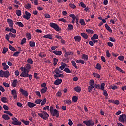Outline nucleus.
Segmentation results:
<instances>
[{
	"mask_svg": "<svg viewBox=\"0 0 126 126\" xmlns=\"http://www.w3.org/2000/svg\"><path fill=\"white\" fill-rule=\"evenodd\" d=\"M31 69V66L30 64H27L25 66L24 71L21 74L25 77L28 76V73H29V70Z\"/></svg>",
	"mask_w": 126,
	"mask_h": 126,
	"instance_id": "f257e3e1",
	"label": "nucleus"
},
{
	"mask_svg": "<svg viewBox=\"0 0 126 126\" xmlns=\"http://www.w3.org/2000/svg\"><path fill=\"white\" fill-rule=\"evenodd\" d=\"M83 123L87 126H94L95 125V122L92 119H90L88 121L85 120L83 121Z\"/></svg>",
	"mask_w": 126,
	"mask_h": 126,
	"instance_id": "f03ea898",
	"label": "nucleus"
},
{
	"mask_svg": "<svg viewBox=\"0 0 126 126\" xmlns=\"http://www.w3.org/2000/svg\"><path fill=\"white\" fill-rule=\"evenodd\" d=\"M89 84H90V86L88 87V90L89 92H91V91H92V89L94 88V80L92 79L89 82Z\"/></svg>",
	"mask_w": 126,
	"mask_h": 126,
	"instance_id": "7ed1b4c3",
	"label": "nucleus"
},
{
	"mask_svg": "<svg viewBox=\"0 0 126 126\" xmlns=\"http://www.w3.org/2000/svg\"><path fill=\"white\" fill-rule=\"evenodd\" d=\"M50 27L54 28V29H55L56 31H60V27H59V26L57 24L54 23H50Z\"/></svg>",
	"mask_w": 126,
	"mask_h": 126,
	"instance_id": "20e7f679",
	"label": "nucleus"
},
{
	"mask_svg": "<svg viewBox=\"0 0 126 126\" xmlns=\"http://www.w3.org/2000/svg\"><path fill=\"white\" fill-rule=\"evenodd\" d=\"M118 120L119 122H121V123H125V121H126V115L122 114L120 115Z\"/></svg>",
	"mask_w": 126,
	"mask_h": 126,
	"instance_id": "39448f33",
	"label": "nucleus"
},
{
	"mask_svg": "<svg viewBox=\"0 0 126 126\" xmlns=\"http://www.w3.org/2000/svg\"><path fill=\"white\" fill-rule=\"evenodd\" d=\"M38 116L40 117V118H42V119H43V120H47L50 116H49V114L48 113H44V114H41V113H38Z\"/></svg>",
	"mask_w": 126,
	"mask_h": 126,
	"instance_id": "423d86ee",
	"label": "nucleus"
},
{
	"mask_svg": "<svg viewBox=\"0 0 126 126\" xmlns=\"http://www.w3.org/2000/svg\"><path fill=\"white\" fill-rule=\"evenodd\" d=\"M51 115L53 117H56V118H59V116H60V113H59V111L57 109H54L52 112H51Z\"/></svg>",
	"mask_w": 126,
	"mask_h": 126,
	"instance_id": "0eeeda50",
	"label": "nucleus"
},
{
	"mask_svg": "<svg viewBox=\"0 0 126 126\" xmlns=\"http://www.w3.org/2000/svg\"><path fill=\"white\" fill-rule=\"evenodd\" d=\"M25 15L23 16V18H25V19H27L28 20V19H30V16H31V14L30 13L28 12L27 11H26L25 12Z\"/></svg>",
	"mask_w": 126,
	"mask_h": 126,
	"instance_id": "6e6552de",
	"label": "nucleus"
},
{
	"mask_svg": "<svg viewBox=\"0 0 126 126\" xmlns=\"http://www.w3.org/2000/svg\"><path fill=\"white\" fill-rule=\"evenodd\" d=\"M20 92H21L22 95L25 97H28V92L27 91L23 90V89H20Z\"/></svg>",
	"mask_w": 126,
	"mask_h": 126,
	"instance_id": "1a4fd4ad",
	"label": "nucleus"
},
{
	"mask_svg": "<svg viewBox=\"0 0 126 126\" xmlns=\"http://www.w3.org/2000/svg\"><path fill=\"white\" fill-rule=\"evenodd\" d=\"M11 94L12 95L14 99L17 98V93L16 92V90L13 89L11 91Z\"/></svg>",
	"mask_w": 126,
	"mask_h": 126,
	"instance_id": "9d476101",
	"label": "nucleus"
},
{
	"mask_svg": "<svg viewBox=\"0 0 126 126\" xmlns=\"http://www.w3.org/2000/svg\"><path fill=\"white\" fill-rule=\"evenodd\" d=\"M63 82V80L62 79H57L54 82V84L55 85H59V84H61Z\"/></svg>",
	"mask_w": 126,
	"mask_h": 126,
	"instance_id": "9b49d317",
	"label": "nucleus"
},
{
	"mask_svg": "<svg viewBox=\"0 0 126 126\" xmlns=\"http://www.w3.org/2000/svg\"><path fill=\"white\" fill-rule=\"evenodd\" d=\"M61 64H62V65L59 67V68H60V69H61V70H63V69H64V68H65V66H67L66 64L63 62H62Z\"/></svg>",
	"mask_w": 126,
	"mask_h": 126,
	"instance_id": "f8f14e48",
	"label": "nucleus"
},
{
	"mask_svg": "<svg viewBox=\"0 0 126 126\" xmlns=\"http://www.w3.org/2000/svg\"><path fill=\"white\" fill-rule=\"evenodd\" d=\"M7 22H8L10 27L13 28V21L10 19H7Z\"/></svg>",
	"mask_w": 126,
	"mask_h": 126,
	"instance_id": "ddd939ff",
	"label": "nucleus"
},
{
	"mask_svg": "<svg viewBox=\"0 0 126 126\" xmlns=\"http://www.w3.org/2000/svg\"><path fill=\"white\" fill-rule=\"evenodd\" d=\"M54 76L55 79H57V78L59 77H61L62 78H63V77H64V75H63V74H59L57 75L54 74Z\"/></svg>",
	"mask_w": 126,
	"mask_h": 126,
	"instance_id": "4468645a",
	"label": "nucleus"
},
{
	"mask_svg": "<svg viewBox=\"0 0 126 126\" xmlns=\"http://www.w3.org/2000/svg\"><path fill=\"white\" fill-rule=\"evenodd\" d=\"M27 105L30 108H33V107H35L36 106V104L30 102H28Z\"/></svg>",
	"mask_w": 126,
	"mask_h": 126,
	"instance_id": "2eb2a0df",
	"label": "nucleus"
},
{
	"mask_svg": "<svg viewBox=\"0 0 126 126\" xmlns=\"http://www.w3.org/2000/svg\"><path fill=\"white\" fill-rule=\"evenodd\" d=\"M74 39L76 42H80L81 41V37L79 36H74Z\"/></svg>",
	"mask_w": 126,
	"mask_h": 126,
	"instance_id": "dca6fc26",
	"label": "nucleus"
},
{
	"mask_svg": "<svg viewBox=\"0 0 126 126\" xmlns=\"http://www.w3.org/2000/svg\"><path fill=\"white\" fill-rule=\"evenodd\" d=\"M2 118L3 119H4L5 121L8 120H9L10 119V118L9 117V116L7 114H3L2 116Z\"/></svg>",
	"mask_w": 126,
	"mask_h": 126,
	"instance_id": "f3484780",
	"label": "nucleus"
},
{
	"mask_svg": "<svg viewBox=\"0 0 126 126\" xmlns=\"http://www.w3.org/2000/svg\"><path fill=\"white\" fill-rule=\"evenodd\" d=\"M12 124H13V125H15L17 126H20V125H21V122H19L18 120H17L16 121L12 122Z\"/></svg>",
	"mask_w": 126,
	"mask_h": 126,
	"instance_id": "a211bd4d",
	"label": "nucleus"
},
{
	"mask_svg": "<svg viewBox=\"0 0 126 126\" xmlns=\"http://www.w3.org/2000/svg\"><path fill=\"white\" fill-rule=\"evenodd\" d=\"M105 27L106 28L107 30L109 31L110 33H112V32H113V31H112V29H111V27H110V26H109L107 24H105Z\"/></svg>",
	"mask_w": 126,
	"mask_h": 126,
	"instance_id": "6ab92c4d",
	"label": "nucleus"
},
{
	"mask_svg": "<svg viewBox=\"0 0 126 126\" xmlns=\"http://www.w3.org/2000/svg\"><path fill=\"white\" fill-rule=\"evenodd\" d=\"M53 53L55 54V55H56V56H61V55H62V51H60L55 50L54 51Z\"/></svg>",
	"mask_w": 126,
	"mask_h": 126,
	"instance_id": "aec40b11",
	"label": "nucleus"
},
{
	"mask_svg": "<svg viewBox=\"0 0 126 126\" xmlns=\"http://www.w3.org/2000/svg\"><path fill=\"white\" fill-rule=\"evenodd\" d=\"M1 101L3 103H8V99L6 97H2L1 98Z\"/></svg>",
	"mask_w": 126,
	"mask_h": 126,
	"instance_id": "412c9836",
	"label": "nucleus"
},
{
	"mask_svg": "<svg viewBox=\"0 0 126 126\" xmlns=\"http://www.w3.org/2000/svg\"><path fill=\"white\" fill-rule=\"evenodd\" d=\"M27 62L29 64H33L34 63V61H33V60L31 58H28Z\"/></svg>",
	"mask_w": 126,
	"mask_h": 126,
	"instance_id": "4be33fe9",
	"label": "nucleus"
},
{
	"mask_svg": "<svg viewBox=\"0 0 126 126\" xmlns=\"http://www.w3.org/2000/svg\"><path fill=\"white\" fill-rule=\"evenodd\" d=\"M99 39V36L97 34H94L93 37H91V40L93 41V40H98Z\"/></svg>",
	"mask_w": 126,
	"mask_h": 126,
	"instance_id": "5701e85b",
	"label": "nucleus"
},
{
	"mask_svg": "<svg viewBox=\"0 0 126 126\" xmlns=\"http://www.w3.org/2000/svg\"><path fill=\"white\" fill-rule=\"evenodd\" d=\"M74 90L76 92H80L81 91V87L79 86L76 87L74 88Z\"/></svg>",
	"mask_w": 126,
	"mask_h": 126,
	"instance_id": "b1692460",
	"label": "nucleus"
},
{
	"mask_svg": "<svg viewBox=\"0 0 126 126\" xmlns=\"http://www.w3.org/2000/svg\"><path fill=\"white\" fill-rule=\"evenodd\" d=\"M72 55H73V52H66V51H65V57L66 58H67V56H72Z\"/></svg>",
	"mask_w": 126,
	"mask_h": 126,
	"instance_id": "393cba45",
	"label": "nucleus"
},
{
	"mask_svg": "<svg viewBox=\"0 0 126 126\" xmlns=\"http://www.w3.org/2000/svg\"><path fill=\"white\" fill-rule=\"evenodd\" d=\"M16 85H17V80L15 79L12 83V87H16Z\"/></svg>",
	"mask_w": 126,
	"mask_h": 126,
	"instance_id": "a878e982",
	"label": "nucleus"
},
{
	"mask_svg": "<svg viewBox=\"0 0 126 126\" xmlns=\"http://www.w3.org/2000/svg\"><path fill=\"white\" fill-rule=\"evenodd\" d=\"M95 68L96 69H98V70H101L102 69V66L101 65V64H100V63H98L96 65Z\"/></svg>",
	"mask_w": 126,
	"mask_h": 126,
	"instance_id": "bb28decb",
	"label": "nucleus"
},
{
	"mask_svg": "<svg viewBox=\"0 0 126 126\" xmlns=\"http://www.w3.org/2000/svg\"><path fill=\"white\" fill-rule=\"evenodd\" d=\"M21 77H29L30 80H31L32 79V78H33V76L32 75H29L28 73V76L25 77L24 76V75L23 76V75H20Z\"/></svg>",
	"mask_w": 126,
	"mask_h": 126,
	"instance_id": "cd10ccee",
	"label": "nucleus"
},
{
	"mask_svg": "<svg viewBox=\"0 0 126 126\" xmlns=\"http://www.w3.org/2000/svg\"><path fill=\"white\" fill-rule=\"evenodd\" d=\"M43 38H46V39H50V40L53 39V37H52L51 34L45 35L43 36Z\"/></svg>",
	"mask_w": 126,
	"mask_h": 126,
	"instance_id": "c85d7f7f",
	"label": "nucleus"
},
{
	"mask_svg": "<svg viewBox=\"0 0 126 126\" xmlns=\"http://www.w3.org/2000/svg\"><path fill=\"white\" fill-rule=\"evenodd\" d=\"M71 63L73 66H74V67H75V68H76V69H78V67H77V66H76V63H75V61L72 60V61H71Z\"/></svg>",
	"mask_w": 126,
	"mask_h": 126,
	"instance_id": "c756f323",
	"label": "nucleus"
},
{
	"mask_svg": "<svg viewBox=\"0 0 126 126\" xmlns=\"http://www.w3.org/2000/svg\"><path fill=\"white\" fill-rule=\"evenodd\" d=\"M32 5H31V4L28 3L25 5V8L26 9H30V8H32Z\"/></svg>",
	"mask_w": 126,
	"mask_h": 126,
	"instance_id": "7c9ffc66",
	"label": "nucleus"
},
{
	"mask_svg": "<svg viewBox=\"0 0 126 126\" xmlns=\"http://www.w3.org/2000/svg\"><path fill=\"white\" fill-rule=\"evenodd\" d=\"M81 36H82L84 39H88V35L85 33H81Z\"/></svg>",
	"mask_w": 126,
	"mask_h": 126,
	"instance_id": "2f4dec72",
	"label": "nucleus"
},
{
	"mask_svg": "<svg viewBox=\"0 0 126 126\" xmlns=\"http://www.w3.org/2000/svg\"><path fill=\"white\" fill-rule=\"evenodd\" d=\"M77 100H78V97H77L76 96H74L72 98V101L73 103L77 102Z\"/></svg>",
	"mask_w": 126,
	"mask_h": 126,
	"instance_id": "473e14b6",
	"label": "nucleus"
},
{
	"mask_svg": "<svg viewBox=\"0 0 126 126\" xmlns=\"http://www.w3.org/2000/svg\"><path fill=\"white\" fill-rule=\"evenodd\" d=\"M77 63H81L82 64H84V61L83 60H78L76 61Z\"/></svg>",
	"mask_w": 126,
	"mask_h": 126,
	"instance_id": "72a5a7b5",
	"label": "nucleus"
},
{
	"mask_svg": "<svg viewBox=\"0 0 126 126\" xmlns=\"http://www.w3.org/2000/svg\"><path fill=\"white\" fill-rule=\"evenodd\" d=\"M29 45L32 48L36 46V43L34 41H30Z\"/></svg>",
	"mask_w": 126,
	"mask_h": 126,
	"instance_id": "f704fd0d",
	"label": "nucleus"
},
{
	"mask_svg": "<svg viewBox=\"0 0 126 126\" xmlns=\"http://www.w3.org/2000/svg\"><path fill=\"white\" fill-rule=\"evenodd\" d=\"M9 71L8 70H7L6 71L4 72V77H6V78H7V77H9Z\"/></svg>",
	"mask_w": 126,
	"mask_h": 126,
	"instance_id": "c9c22d12",
	"label": "nucleus"
},
{
	"mask_svg": "<svg viewBox=\"0 0 126 126\" xmlns=\"http://www.w3.org/2000/svg\"><path fill=\"white\" fill-rule=\"evenodd\" d=\"M56 73V74H60L61 73V71H60V69L59 68H56L54 70V72H53V73Z\"/></svg>",
	"mask_w": 126,
	"mask_h": 126,
	"instance_id": "e433bc0d",
	"label": "nucleus"
},
{
	"mask_svg": "<svg viewBox=\"0 0 126 126\" xmlns=\"http://www.w3.org/2000/svg\"><path fill=\"white\" fill-rule=\"evenodd\" d=\"M82 59H83L85 61H87L88 60V56L86 54H83L82 56Z\"/></svg>",
	"mask_w": 126,
	"mask_h": 126,
	"instance_id": "4c0bfd02",
	"label": "nucleus"
},
{
	"mask_svg": "<svg viewBox=\"0 0 126 126\" xmlns=\"http://www.w3.org/2000/svg\"><path fill=\"white\" fill-rule=\"evenodd\" d=\"M53 65L54 66H56L57 65V63H58V59L56 58H53Z\"/></svg>",
	"mask_w": 126,
	"mask_h": 126,
	"instance_id": "58836bf2",
	"label": "nucleus"
},
{
	"mask_svg": "<svg viewBox=\"0 0 126 126\" xmlns=\"http://www.w3.org/2000/svg\"><path fill=\"white\" fill-rule=\"evenodd\" d=\"M86 31L87 33H89V34H93L94 33V31L90 29H86Z\"/></svg>",
	"mask_w": 126,
	"mask_h": 126,
	"instance_id": "ea45409f",
	"label": "nucleus"
},
{
	"mask_svg": "<svg viewBox=\"0 0 126 126\" xmlns=\"http://www.w3.org/2000/svg\"><path fill=\"white\" fill-rule=\"evenodd\" d=\"M47 87H45L42 88V89L41 90L40 92H41V93H42V94H44V93H45V92H47Z\"/></svg>",
	"mask_w": 126,
	"mask_h": 126,
	"instance_id": "a19ab883",
	"label": "nucleus"
},
{
	"mask_svg": "<svg viewBox=\"0 0 126 126\" xmlns=\"http://www.w3.org/2000/svg\"><path fill=\"white\" fill-rule=\"evenodd\" d=\"M9 47L11 51H12L13 52H16V49L14 48L11 45L9 44Z\"/></svg>",
	"mask_w": 126,
	"mask_h": 126,
	"instance_id": "79ce46f5",
	"label": "nucleus"
},
{
	"mask_svg": "<svg viewBox=\"0 0 126 126\" xmlns=\"http://www.w3.org/2000/svg\"><path fill=\"white\" fill-rule=\"evenodd\" d=\"M93 75L97 78H100L101 77V76L99 74L96 73H93Z\"/></svg>",
	"mask_w": 126,
	"mask_h": 126,
	"instance_id": "37998d69",
	"label": "nucleus"
},
{
	"mask_svg": "<svg viewBox=\"0 0 126 126\" xmlns=\"http://www.w3.org/2000/svg\"><path fill=\"white\" fill-rule=\"evenodd\" d=\"M15 24H17V25H18L19 27H23V26H24V25H23V24H22V23H21V22H17Z\"/></svg>",
	"mask_w": 126,
	"mask_h": 126,
	"instance_id": "c03bdc74",
	"label": "nucleus"
},
{
	"mask_svg": "<svg viewBox=\"0 0 126 126\" xmlns=\"http://www.w3.org/2000/svg\"><path fill=\"white\" fill-rule=\"evenodd\" d=\"M56 96H57V97H61V96H62V91H58L56 93Z\"/></svg>",
	"mask_w": 126,
	"mask_h": 126,
	"instance_id": "a18cd8bd",
	"label": "nucleus"
},
{
	"mask_svg": "<svg viewBox=\"0 0 126 126\" xmlns=\"http://www.w3.org/2000/svg\"><path fill=\"white\" fill-rule=\"evenodd\" d=\"M64 71H65L66 73H71V72H72L68 68H65L64 69Z\"/></svg>",
	"mask_w": 126,
	"mask_h": 126,
	"instance_id": "49530a36",
	"label": "nucleus"
},
{
	"mask_svg": "<svg viewBox=\"0 0 126 126\" xmlns=\"http://www.w3.org/2000/svg\"><path fill=\"white\" fill-rule=\"evenodd\" d=\"M80 23L81 25H85V22L84 21V19H81L80 20Z\"/></svg>",
	"mask_w": 126,
	"mask_h": 126,
	"instance_id": "de8ad7c7",
	"label": "nucleus"
},
{
	"mask_svg": "<svg viewBox=\"0 0 126 126\" xmlns=\"http://www.w3.org/2000/svg\"><path fill=\"white\" fill-rule=\"evenodd\" d=\"M16 13L18 16L21 15V11L20 10H16Z\"/></svg>",
	"mask_w": 126,
	"mask_h": 126,
	"instance_id": "09e8293b",
	"label": "nucleus"
},
{
	"mask_svg": "<svg viewBox=\"0 0 126 126\" xmlns=\"http://www.w3.org/2000/svg\"><path fill=\"white\" fill-rule=\"evenodd\" d=\"M21 122L24 124V125H29V121H25L24 120H22Z\"/></svg>",
	"mask_w": 126,
	"mask_h": 126,
	"instance_id": "8fccbe9b",
	"label": "nucleus"
},
{
	"mask_svg": "<svg viewBox=\"0 0 126 126\" xmlns=\"http://www.w3.org/2000/svg\"><path fill=\"white\" fill-rule=\"evenodd\" d=\"M69 6H70V7H71V8H73V9H75V8H76V6H75L74 4H69Z\"/></svg>",
	"mask_w": 126,
	"mask_h": 126,
	"instance_id": "3c124183",
	"label": "nucleus"
},
{
	"mask_svg": "<svg viewBox=\"0 0 126 126\" xmlns=\"http://www.w3.org/2000/svg\"><path fill=\"white\" fill-rule=\"evenodd\" d=\"M9 30L13 34H16V30L13 29V28H11L10 30Z\"/></svg>",
	"mask_w": 126,
	"mask_h": 126,
	"instance_id": "603ef678",
	"label": "nucleus"
},
{
	"mask_svg": "<svg viewBox=\"0 0 126 126\" xmlns=\"http://www.w3.org/2000/svg\"><path fill=\"white\" fill-rule=\"evenodd\" d=\"M26 37L29 40H30L32 38V35L30 33H27L26 34Z\"/></svg>",
	"mask_w": 126,
	"mask_h": 126,
	"instance_id": "864d4df0",
	"label": "nucleus"
},
{
	"mask_svg": "<svg viewBox=\"0 0 126 126\" xmlns=\"http://www.w3.org/2000/svg\"><path fill=\"white\" fill-rule=\"evenodd\" d=\"M42 99H37L34 103H35V104H37L38 105H40V104H41V102H42Z\"/></svg>",
	"mask_w": 126,
	"mask_h": 126,
	"instance_id": "5fc2aeb1",
	"label": "nucleus"
},
{
	"mask_svg": "<svg viewBox=\"0 0 126 126\" xmlns=\"http://www.w3.org/2000/svg\"><path fill=\"white\" fill-rule=\"evenodd\" d=\"M0 77H4V71L2 70L0 71Z\"/></svg>",
	"mask_w": 126,
	"mask_h": 126,
	"instance_id": "6e6d98bb",
	"label": "nucleus"
},
{
	"mask_svg": "<svg viewBox=\"0 0 126 126\" xmlns=\"http://www.w3.org/2000/svg\"><path fill=\"white\" fill-rule=\"evenodd\" d=\"M103 95L105 96V97H108V92H107V90H103Z\"/></svg>",
	"mask_w": 126,
	"mask_h": 126,
	"instance_id": "4d7b16f0",
	"label": "nucleus"
},
{
	"mask_svg": "<svg viewBox=\"0 0 126 126\" xmlns=\"http://www.w3.org/2000/svg\"><path fill=\"white\" fill-rule=\"evenodd\" d=\"M47 102V99L46 98H44L43 101L41 103V106H44L46 104V102Z\"/></svg>",
	"mask_w": 126,
	"mask_h": 126,
	"instance_id": "13d9d810",
	"label": "nucleus"
},
{
	"mask_svg": "<svg viewBox=\"0 0 126 126\" xmlns=\"http://www.w3.org/2000/svg\"><path fill=\"white\" fill-rule=\"evenodd\" d=\"M18 54H20V51H17L16 52H14V54H13V57H17L18 56Z\"/></svg>",
	"mask_w": 126,
	"mask_h": 126,
	"instance_id": "bf43d9fd",
	"label": "nucleus"
},
{
	"mask_svg": "<svg viewBox=\"0 0 126 126\" xmlns=\"http://www.w3.org/2000/svg\"><path fill=\"white\" fill-rule=\"evenodd\" d=\"M102 90H104L105 89V83H102L101 84V88H100Z\"/></svg>",
	"mask_w": 126,
	"mask_h": 126,
	"instance_id": "052dcab7",
	"label": "nucleus"
},
{
	"mask_svg": "<svg viewBox=\"0 0 126 126\" xmlns=\"http://www.w3.org/2000/svg\"><path fill=\"white\" fill-rule=\"evenodd\" d=\"M26 42V38H24L22 39L21 45H23V44H25V43Z\"/></svg>",
	"mask_w": 126,
	"mask_h": 126,
	"instance_id": "680f3d73",
	"label": "nucleus"
},
{
	"mask_svg": "<svg viewBox=\"0 0 126 126\" xmlns=\"http://www.w3.org/2000/svg\"><path fill=\"white\" fill-rule=\"evenodd\" d=\"M8 51V48H6V47H4L3 50V54H6V52Z\"/></svg>",
	"mask_w": 126,
	"mask_h": 126,
	"instance_id": "e2e57ef3",
	"label": "nucleus"
},
{
	"mask_svg": "<svg viewBox=\"0 0 126 126\" xmlns=\"http://www.w3.org/2000/svg\"><path fill=\"white\" fill-rule=\"evenodd\" d=\"M38 74L37 73H34V77L36 78V79H40V77H37Z\"/></svg>",
	"mask_w": 126,
	"mask_h": 126,
	"instance_id": "0e129e2a",
	"label": "nucleus"
},
{
	"mask_svg": "<svg viewBox=\"0 0 126 126\" xmlns=\"http://www.w3.org/2000/svg\"><path fill=\"white\" fill-rule=\"evenodd\" d=\"M68 27L69 29V30H72L73 29V25L71 24H69L68 26Z\"/></svg>",
	"mask_w": 126,
	"mask_h": 126,
	"instance_id": "69168bd1",
	"label": "nucleus"
},
{
	"mask_svg": "<svg viewBox=\"0 0 126 126\" xmlns=\"http://www.w3.org/2000/svg\"><path fill=\"white\" fill-rule=\"evenodd\" d=\"M58 21H62V22H66V20H65L64 18H61V19H59Z\"/></svg>",
	"mask_w": 126,
	"mask_h": 126,
	"instance_id": "338daca9",
	"label": "nucleus"
},
{
	"mask_svg": "<svg viewBox=\"0 0 126 126\" xmlns=\"http://www.w3.org/2000/svg\"><path fill=\"white\" fill-rule=\"evenodd\" d=\"M3 85H4V86H5V87H9V84L6 82H3Z\"/></svg>",
	"mask_w": 126,
	"mask_h": 126,
	"instance_id": "774afa93",
	"label": "nucleus"
}]
</instances>
